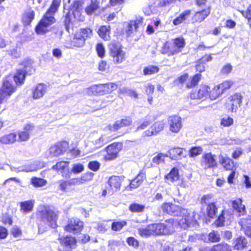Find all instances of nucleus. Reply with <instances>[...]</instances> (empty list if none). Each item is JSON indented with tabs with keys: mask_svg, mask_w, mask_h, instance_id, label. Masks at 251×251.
<instances>
[{
	"mask_svg": "<svg viewBox=\"0 0 251 251\" xmlns=\"http://www.w3.org/2000/svg\"><path fill=\"white\" fill-rule=\"evenodd\" d=\"M159 70L158 66L150 65L143 68V74L144 75H153L158 73Z\"/></svg>",
	"mask_w": 251,
	"mask_h": 251,
	"instance_id": "nucleus-48",
	"label": "nucleus"
},
{
	"mask_svg": "<svg viewBox=\"0 0 251 251\" xmlns=\"http://www.w3.org/2000/svg\"><path fill=\"white\" fill-rule=\"evenodd\" d=\"M84 166L81 163L74 164L72 166L71 171L74 174H79L84 171Z\"/></svg>",
	"mask_w": 251,
	"mask_h": 251,
	"instance_id": "nucleus-62",
	"label": "nucleus"
},
{
	"mask_svg": "<svg viewBox=\"0 0 251 251\" xmlns=\"http://www.w3.org/2000/svg\"><path fill=\"white\" fill-rule=\"evenodd\" d=\"M126 242L128 246H131L135 249H137L139 247V241L134 237H128L126 239Z\"/></svg>",
	"mask_w": 251,
	"mask_h": 251,
	"instance_id": "nucleus-60",
	"label": "nucleus"
},
{
	"mask_svg": "<svg viewBox=\"0 0 251 251\" xmlns=\"http://www.w3.org/2000/svg\"><path fill=\"white\" fill-rule=\"evenodd\" d=\"M23 66V71L26 72V74L31 75L34 71L32 66V62L29 59H25L20 63Z\"/></svg>",
	"mask_w": 251,
	"mask_h": 251,
	"instance_id": "nucleus-47",
	"label": "nucleus"
},
{
	"mask_svg": "<svg viewBox=\"0 0 251 251\" xmlns=\"http://www.w3.org/2000/svg\"><path fill=\"white\" fill-rule=\"evenodd\" d=\"M126 225L127 222L126 220H114L111 224V229L113 231H120Z\"/></svg>",
	"mask_w": 251,
	"mask_h": 251,
	"instance_id": "nucleus-49",
	"label": "nucleus"
},
{
	"mask_svg": "<svg viewBox=\"0 0 251 251\" xmlns=\"http://www.w3.org/2000/svg\"><path fill=\"white\" fill-rule=\"evenodd\" d=\"M191 11L190 10H186L181 13L173 21L174 25L176 26L186 20L191 15Z\"/></svg>",
	"mask_w": 251,
	"mask_h": 251,
	"instance_id": "nucleus-37",
	"label": "nucleus"
},
{
	"mask_svg": "<svg viewBox=\"0 0 251 251\" xmlns=\"http://www.w3.org/2000/svg\"><path fill=\"white\" fill-rule=\"evenodd\" d=\"M161 52L163 54H167L169 56L178 53L172 41L171 42L167 41L163 43L161 48Z\"/></svg>",
	"mask_w": 251,
	"mask_h": 251,
	"instance_id": "nucleus-26",
	"label": "nucleus"
},
{
	"mask_svg": "<svg viewBox=\"0 0 251 251\" xmlns=\"http://www.w3.org/2000/svg\"><path fill=\"white\" fill-rule=\"evenodd\" d=\"M60 0H52L51 3L35 27V31L38 35H44L50 31L49 27L56 23L54 14L60 5Z\"/></svg>",
	"mask_w": 251,
	"mask_h": 251,
	"instance_id": "nucleus-3",
	"label": "nucleus"
},
{
	"mask_svg": "<svg viewBox=\"0 0 251 251\" xmlns=\"http://www.w3.org/2000/svg\"><path fill=\"white\" fill-rule=\"evenodd\" d=\"M100 0H90V4L85 7V11L88 15H91L100 8Z\"/></svg>",
	"mask_w": 251,
	"mask_h": 251,
	"instance_id": "nucleus-40",
	"label": "nucleus"
},
{
	"mask_svg": "<svg viewBox=\"0 0 251 251\" xmlns=\"http://www.w3.org/2000/svg\"><path fill=\"white\" fill-rule=\"evenodd\" d=\"M225 222V211L222 210L220 215L218 217L217 219L215 221L214 224L217 227L223 226H224Z\"/></svg>",
	"mask_w": 251,
	"mask_h": 251,
	"instance_id": "nucleus-58",
	"label": "nucleus"
},
{
	"mask_svg": "<svg viewBox=\"0 0 251 251\" xmlns=\"http://www.w3.org/2000/svg\"><path fill=\"white\" fill-rule=\"evenodd\" d=\"M207 216L210 218H214L218 212V207L216 202L208 203L206 207Z\"/></svg>",
	"mask_w": 251,
	"mask_h": 251,
	"instance_id": "nucleus-46",
	"label": "nucleus"
},
{
	"mask_svg": "<svg viewBox=\"0 0 251 251\" xmlns=\"http://www.w3.org/2000/svg\"><path fill=\"white\" fill-rule=\"evenodd\" d=\"M109 54L112 58L113 63L120 64L125 61L126 58V53L123 50L122 45L117 42H112L109 45Z\"/></svg>",
	"mask_w": 251,
	"mask_h": 251,
	"instance_id": "nucleus-5",
	"label": "nucleus"
},
{
	"mask_svg": "<svg viewBox=\"0 0 251 251\" xmlns=\"http://www.w3.org/2000/svg\"><path fill=\"white\" fill-rule=\"evenodd\" d=\"M70 162L68 161H59L52 166V169L57 172H60L62 177H69L71 174L69 171Z\"/></svg>",
	"mask_w": 251,
	"mask_h": 251,
	"instance_id": "nucleus-17",
	"label": "nucleus"
},
{
	"mask_svg": "<svg viewBox=\"0 0 251 251\" xmlns=\"http://www.w3.org/2000/svg\"><path fill=\"white\" fill-rule=\"evenodd\" d=\"M94 174L92 172H88L80 176L79 177H75L76 184H80L92 180Z\"/></svg>",
	"mask_w": 251,
	"mask_h": 251,
	"instance_id": "nucleus-41",
	"label": "nucleus"
},
{
	"mask_svg": "<svg viewBox=\"0 0 251 251\" xmlns=\"http://www.w3.org/2000/svg\"><path fill=\"white\" fill-rule=\"evenodd\" d=\"M174 220L170 219L164 223H156L148 225L146 227L139 228L138 231L141 237H149L169 235L174 230Z\"/></svg>",
	"mask_w": 251,
	"mask_h": 251,
	"instance_id": "nucleus-2",
	"label": "nucleus"
},
{
	"mask_svg": "<svg viewBox=\"0 0 251 251\" xmlns=\"http://www.w3.org/2000/svg\"><path fill=\"white\" fill-rule=\"evenodd\" d=\"M180 175L178 168L173 167L170 171L164 176L165 182L168 183H173L179 180Z\"/></svg>",
	"mask_w": 251,
	"mask_h": 251,
	"instance_id": "nucleus-30",
	"label": "nucleus"
},
{
	"mask_svg": "<svg viewBox=\"0 0 251 251\" xmlns=\"http://www.w3.org/2000/svg\"><path fill=\"white\" fill-rule=\"evenodd\" d=\"M164 127L165 124L163 121H156L143 132L142 136L146 137L156 135L162 131Z\"/></svg>",
	"mask_w": 251,
	"mask_h": 251,
	"instance_id": "nucleus-13",
	"label": "nucleus"
},
{
	"mask_svg": "<svg viewBox=\"0 0 251 251\" xmlns=\"http://www.w3.org/2000/svg\"><path fill=\"white\" fill-rule=\"evenodd\" d=\"M17 90V86L13 83L9 75L5 76L1 81L0 87V98L5 101Z\"/></svg>",
	"mask_w": 251,
	"mask_h": 251,
	"instance_id": "nucleus-6",
	"label": "nucleus"
},
{
	"mask_svg": "<svg viewBox=\"0 0 251 251\" xmlns=\"http://www.w3.org/2000/svg\"><path fill=\"white\" fill-rule=\"evenodd\" d=\"M46 91V86L42 83L38 84L32 92V97L34 99H39L43 96Z\"/></svg>",
	"mask_w": 251,
	"mask_h": 251,
	"instance_id": "nucleus-38",
	"label": "nucleus"
},
{
	"mask_svg": "<svg viewBox=\"0 0 251 251\" xmlns=\"http://www.w3.org/2000/svg\"><path fill=\"white\" fill-rule=\"evenodd\" d=\"M212 197L213 195L211 194H207L205 195H203L201 199V204L202 205L207 203H210L209 202L211 201Z\"/></svg>",
	"mask_w": 251,
	"mask_h": 251,
	"instance_id": "nucleus-64",
	"label": "nucleus"
},
{
	"mask_svg": "<svg viewBox=\"0 0 251 251\" xmlns=\"http://www.w3.org/2000/svg\"><path fill=\"white\" fill-rule=\"evenodd\" d=\"M96 50L98 56L100 58H103L105 55V49L101 42L98 43L96 46Z\"/></svg>",
	"mask_w": 251,
	"mask_h": 251,
	"instance_id": "nucleus-55",
	"label": "nucleus"
},
{
	"mask_svg": "<svg viewBox=\"0 0 251 251\" xmlns=\"http://www.w3.org/2000/svg\"><path fill=\"white\" fill-rule=\"evenodd\" d=\"M99 36L104 41L110 39L111 26L109 25H103L100 26L97 31Z\"/></svg>",
	"mask_w": 251,
	"mask_h": 251,
	"instance_id": "nucleus-34",
	"label": "nucleus"
},
{
	"mask_svg": "<svg viewBox=\"0 0 251 251\" xmlns=\"http://www.w3.org/2000/svg\"><path fill=\"white\" fill-rule=\"evenodd\" d=\"M123 148L122 142H114L108 145L104 149L106 153L103 155V160L105 161H110L116 159Z\"/></svg>",
	"mask_w": 251,
	"mask_h": 251,
	"instance_id": "nucleus-7",
	"label": "nucleus"
},
{
	"mask_svg": "<svg viewBox=\"0 0 251 251\" xmlns=\"http://www.w3.org/2000/svg\"><path fill=\"white\" fill-rule=\"evenodd\" d=\"M180 212L182 215L180 216V218L178 221V225L184 229H186L190 227L193 222V218L190 213L184 209L182 208Z\"/></svg>",
	"mask_w": 251,
	"mask_h": 251,
	"instance_id": "nucleus-18",
	"label": "nucleus"
},
{
	"mask_svg": "<svg viewBox=\"0 0 251 251\" xmlns=\"http://www.w3.org/2000/svg\"><path fill=\"white\" fill-rule=\"evenodd\" d=\"M144 19L142 17L136 18L134 20H130L128 23L126 33L128 36H130L134 32L138 31L140 25L143 23Z\"/></svg>",
	"mask_w": 251,
	"mask_h": 251,
	"instance_id": "nucleus-22",
	"label": "nucleus"
},
{
	"mask_svg": "<svg viewBox=\"0 0 251 251\" xmlns=\"http://www.w3.org/2000/svg\"><path fill=\"white\" fill-rule=\"evenodd\" d=\"M145 209L146 206L145 204L135 202H131L128 206L129 210L132 213H143L145 211Z\"/></svg>",
	"mask_w": 251,
	"mask_h": 251,
	"instance_id": "nucleus-44",
	"label": "nucleus"
},
{
	"mask_svg": "<svg viewBox=\"0 0 251 251\" xmlns=\"http://www.w3.org/2000/svg\"><path fill=\"white\" fill-rule=\"evenodd\" d=\"M83 4V0H75L71 5L72 11H74L75 13H77L80 15L79 10L81 9Z\"/></svg>",
	"mask_w": 251,
	"mask_h": 251,
	"instance_id": "nucleus-52",
	"label": "nucleus"
},
{
	"mask_svg": "<svg viewBox=\"0 0 251 251\" xmlns=\"http://www.w3.org/2000/svg\"><path fill=\"white\" fill-rule=\"evenodd\" d=\"M161 208L164 213L170 215H176L182 209L179 206L172 202H164Z\"/></svg>",
	"mask_w": 251,
	"mask_h": 251,
	"instance_id": "nucleus-24",
	"label": "nucleus"
},
{
	"mask_svg": "<svg viewBox=\"0 0 251 251\" xmlns=\"http://www.w3.org/2000/svg\"><path fill=\"white\" fill-rule=\"evenodd\" d=\"M27 75L26 72L23 71V70L21 69H17L13 76V80L15 83V84L17 87L23 85L25 83Z\"/></svg>",
	"mask_w": 251,
	"mask_h": 251,
	"instance_id": "nucleus-31",
	"label": "nucleus"
},
{
	"mask_svg": "<svg viewBox=\"0 0 251 251\" xmlns=\"http://www.w3.org/2000/svg\"><path fill=\"white\" fill-rule=\"evenodd\" d=\"M233 84L231 80H224L215 85L213 87L206 84H201L197 91H192L190 93V98L192 100H214L219 98Z\"/></svg>",
	"mask_w": 251,
	"mask_h": 251,
	"instance_id": "nucleus-1",
	"label": "nucleus"
},
{
	"mask_svg": "<svg viewBox=\"0 0 251 251\" xmlns=\"http://www.w3.org/2000/svg\"><path fill=\"white\" fill-rule=\"evenodd\" d=\"M202 75L200 73H197L191 77L190 81L186 84V87L192 88L198 85L201 80Z\"/></svg>",
	"mask_w": 251,
	"mask_h": 251,
	"instance_id": "nucleus-50",
	"label": "nucleus"
},
{
	"mask_svg": "<svg viewBox=\"0 0 251 251\" xmlns=\"http://www.w3.org/2000/svg\"><path fill=\"white\" fill-rule=\"evenodd\" d=\"M118 85L115 82H108L99 84L91 87V91L94 95H104L110 94L116 90Z\"/></svg>",
	"mask_w": 251,
	"mask_h": 251,
	"instance_id": "nucleus-9",
	"label": "nucleus"
},
{
	"mask_svg": "<svg viewBox=\"0 0 251 251\" xmlns=\"http://www.w3.org/2000/svg\"><path fill=\"white\" fill-rule=\"evenodd\" d=\"M202 148L200 146L191 147L189 151V155L191 157H195L202 152Z\"/></svg>",
	"mask_w": 251,
	"mask_h": 251,
	"instance_id": "nucleus-54",
	"label": "nucleus"
},
{
	"mask_svg": "<svg viewBox=\"0 0 251 251\" xmlns=\"http://www.w3.org/2000/svg\"><path fill=\"white\" fill-rule=\"evenodd\" d=\"M123 178L119 176H110L107 183L109 185L108 192L111 195L119 190L122 186Z\"/></svg>",
	"mask_w": 251,
	"mask_h": 251,
	"instance_id": "nucleus-14",
	"label": "nucleus"
},
{
	"mask_svg": "<svg viewBox=\"0 0 251 251\" xmlns=\"http://www.w3.org/2000/svg\"><path fill=\"white\" fill-rule=\"evenodd\" d=\"M35 18V12L31 7L22 15V22L25 26L29 25Z\"/></svg>",
	"mask_w": 251,
	"mask_h": 251,
	"instance_id": "nucleus-32",
	"label": "nucleus"
},
{
	"mask_svg": "<svg viewBox=\"0 0 251 251\" xmlns=\"http://www.w3.org/2000/svg\"><path fill=\"white\" fill-rule=\"evenodd\" d=\"M209 251H232L230 245L225 242H221L212 246Z\"/></svg>",
	"mask_w": 251,
	"mask_h": 251,
	"instance_id": "nucleus-42",
	"label": "nucleus"
},
{
	"mask_svg": "<svg viewBox=\"0 0 251 251\" xmlns=\"http://www.w3.org/2000/svg\"><path fill=\"white\" fill-rule=\"evenodd\" d=\"M170 130L173 133H177L182 127L181 118L177 115H172L168 118Z\"/></svg>",
	"mask_w": 251,
	"mask_h": 251,
	"instance_id": "nucleus-19",
	"label": "nucleus"
},
{
	"mask_svg": "<svg viewBox=\"0 0 251 251\" xmlns=\"http://www.w3.org/2000/svg\"><path fill=\"white\" fill-rule=\"evenodd\" d=\"M172 41L174 43L175 48L177 50L178 53L181 52L185 46V40L182 36H178L175 38L172 39Z\"/></svg>",
	"mask_w": 251,
	"mask_h": 251,
	"instance_id": "nucleus-45",
	"label": "nucleus"
},
{
	"mask_svg": "<svg viewBox=\"0 0 251 251\" xmlns=\"http://www.w3.org/2000/svg\"><path fill=\"white\" fill-rule=\"evenodd\" d=\"M123 127L119 120L116 121L113 124H109L107 126V128L110 132H115L120 128Z\"/></svg>",
	"mask_w": 251,
	"mask_h": 251,
	"instance_id": "nucleus-61",
	"label": "nucleus"
},
{
	"mask_svg": "<svg viewBox=\"0 0 251 251\" xmlns=\"http://www.w3.org/2000/svg\"><path fill=\"white\" fill-rule=\"evenodd\" d=\"M210 6L195 12L191 18L192 23H200L203 21L210 14Z\"/></svg>",
	"mask_w": 251,
	"mask_h": 251,
	"instance_id": "nucleus-20",
	"label": "nucleus"
},
{
	"mask_svg": "<svg viewBox=\"0 0 251 251\" xmlns=\"http://www.w3.org/2000/svg\"><path fill=\"white\" fill-rule=\"evenodd\" d=\"M40 220L44 222H47L51 228H56L57 226L58 213L50 208L42 209L39 212Z\"/></svg>",
	"mask_w": 251,
	"mask_h": 251,
	"instance_id": "nucleus-8",
	"label": "nucleus"
},
{
	"mask_svg": "<svg viewBox=\"0 0 251 251\" xmlns=\"http://www.w3.org/2000/svg\"><path fill=\"white\" fill-rule=\"evenodd\" d=\"M35 131V126L34 124L31 123L26 124L24 126L23 130L19 131L17 134L18 136V141L20 142L27 141Z\"/></svg>",
	"mask_w": 251,
	"mask_h": 251,
	"instance_id": "nucleus-12",
	"label": "nucleus"
},
{
	"mask_svg": "<svg viewBox=\"0 0 251 251\" xmlns=\"http://www.w3.org/2000/svg\"><path fill=\"white\" fill-rule=\"evenodd\" d=\"M93 30L88 27L80 28L72 34V37L66 42V46L70 49L82 48L86 41L93 36Z\"/></svg>",
	"mask_w": 251,
	"mask_h": 251,
	"instance_id": "nucleus-4",
	"label": "nucleus"
},
{
	"mask_svg": "<svg viewBox=\"0 0 251 251\" xmlns=\"http://www.w3.org/2000/svg\"><path fill=\"white\" fill-rule=\"evenodd\" d=\"M83 222L76 217L69 219L67 224L64 226V229L67 232L74 234L80 233L83 228Z\"/></svg>",
	"mask_w": 251,
	"mask_h": 251,
	"instance_id": "nucleus-10",
	"label": "nucleus"
},
{
	"mask_svg": "<svg viewBox=\"0 0 251 251\" xmlns=\"http://www.w3.org/2000/svg\"><path fill=\"white\" fill-rule=\"evenodd\" d=\"M239 224L245 236L249 238H251V216L248 215L245 218H241L239 222Z\"/></svg>",
	"mask_w": 251,
	"mask_h": 251,
	"instance_id": "nucleus-21",
	"label": "nucleus"
},
{
	"mask_svg": "<svg viewBox=\"0 0 251 251\" xmlns=\"http://www.w3.org/2000/svg\"><path fill=\"white\" fill-rule=\"evenodd\" d=\"M17 134L16 132H11L0 137V143L3 144H10L17 141Z\"/></svg>",
	"mask_w": 251,
	"mask_h": 251,
	"instance_id": "nucleus-36",
	"label": "nucleus"
},
{
	"mask_svg": "<svg viewBox=\"0 0 251 251\" xmlns=\"http://www.w3.org/2000/svg\"><path fill=\"white\" fill-rule=\"evenodd\" d=\"M145 178V172L143 170L140 171L135 177L130 181L128 187L130 190L138 188L142 184Z\"/></svg>",
	"mask_w": 251,
	"mask_h": 251,
	"instance_id": "nucleus-28",
	"label": "nucleus"
},
{
	"mask_svg": "<svg viewBox=\"0 0 251 251\" xmlns=\"http://www.w3.org/2000/svg\"><path fill=\"white\" fill-rule=\"evenodd\" d=\"M230 102V108L229 110L231 112H236L239 107H240L243 100V96L241 93L236 92L228 98Z\"/></svg>",
	"mask_w": 251,
	"mask_h": 251,
	"instance_id": "nucleus-15",
	"label": "nucleus"
},
{
	"mask_svg": "<svg viewBox=\"0 0 251 251\" xmlns=\"http://www.w3.org/2000/svg\"><path fill=\"white\" fill-rule=\"evenodd\" d=\"M58 240L61 246L66 247L65 249L58 248V251H74L73 249L76 247L77 244V240L75 236L66 235L59 237Z\"/></svg>",
	"mask_w": 251,
	"mask_h": 251,
	"instance_id": "nucleus-11",
	"label": "nucleus"
},
{
	"mask_svg": "<svg viewBox=\"0 0 251 251\" xmlns=\"http://www.w3.org/2000/svg\"><path fill=\"white\" fill-rule=\"evenodd\" d=\"M168 156L166 154L158 153L155 156L152 158L153 163L158 165L161 162L164 161L165 158Z\"/></svg>",
	"mask_w": 251,
	"mask_h": 251,
	"instance_id": "nucleus-57",
	"label": "nucleus"
},
{
	"mask_svg": "<svg viewBox=\"0 0 251 251\" xmlns=\"http://www.w3.org/2000/svg\"><path fill=\"white\" fill-rule=\"evenodd\" d=\"M31 183L35 187H40L45 186L47 182L46 179L37 177H32L31 179Z\"/></svg>",
	"mask_w": 251,
	"mask_h": 251,
	"instance_id": "nucleus-51",
	"label": "nucleus"
},
{
	"mask_svg": "<svg viewBox=\"0 0 251 251\" xmlns=\"http://www.w3.org/2000/svg\"><path fill=\"white\" fill-rule=\"evenodd\" d=\"M233 119L229 116L223 117L221 119L220 125L224 127H229L233 124Z\"/></svg>",
	"mask_w": 251,
	"mask_h": 251,
	"instance_id": "nucleus-56",
	"label": "nucleus"
},
{
	"mask_svg": "<svg viewBox=\"0 0 251 251\" xmlns=\"http://www.w3.org/2000/svg\"><path fill=\"white\" fill-rule=\"evenodd\" d=\"M201 164L205 169L215 168L218 166L215 155L211 152L204 153L201 157Z\"/></svg>",
	"mask_w": 251,
	"mask_h": 251,
	"instance_id": "nucleus-16",
	"label": "nucleus"
},
{
	"mask_svg": "<svg viewBox=\"0 0 251 251\" xmlns=\"http://www.w3.org/2000/svg\"><path fill=\"white\" fill-rule=\"evenodd\" d=\"M119 121L122 127L130 126L132 123V120L129 116L125 117Z\"/></svg>",
	"mask_w": 251,
	"mask_h": 251,
	"instance_id": "nucleus-63",
	"label": "nucleus"
},
{
	"mask_svg": "<svg viewBox=\"0 0 251 251\" xmlns=\"http://www.w3.org/2000/svg\"><path fill=\"white\" fill-rule=\"evenodd\" d=\"M219 163L224 169L226 171L236 170V164L234 161L229 157L220 155Z\"/></svg>",
	"mask_w": 251,
	"mask_h": 251,
	"instance_id": "nucleus-23",
	"label": "nucleus"
},
{
	"mask_svg": "<svg viewBox=\"0 0 251 251\" xmlns=\"http://www.w3.org/2000/svg\"><path fill=\"white\" fill-rule=\"evenodd\" d=\"M75 181L74 178L69 180H60L58 182L59 188L62 192H66L70 186L76 185Z\"/></svg>",
	"mask_w": 251,
	"mask_h": 251,
	"instance_id": "nucleus-43",
	"label": "nucleus"
},
{
	"mask_svg": "<svg viewBox=\"0 0 251 251\" xmlns=\"http://www.w3.org/2000/svg\"><path fill=\"white\" fill-rule=\"evenodd\" d=\"M74 11H72V9L70 8L68 12L65 15L64 17V24L66 29L68 32H69L70 28V25L76 19Z\"/></svg>",
	"mask_w": 251,
	"mask_h": 251,
	"instance_id": "nucleus-35",
	"label": "nucleus"
},
{
	"mask_svg": "<svg viewBox=\"0 0 251 251\" xmlns=\"http://www.w3.org/2000/svg\"><path fill=\"white\" fill-rule=\"evenodd\" d=\"M208 239L210 242L216 243L221 240V237L218 231L212 230L209 233Z\"/></svg>",
	"mask_w": 251,
	"mask_h": 251,
	"instance_id": "nucleus-53",
	"label": "nucleus"
},
{
	"mask_svg": "<svg viewBox=\"0 0 251 251\" xmlns=\"http://www.w3.org/2000/svg\"><path fill=\"white\" fill-rule=\"evenodd\" d=\"M184 149L178 147H174L171 148L168 151L169 157L172 160H178L181 159L183 156Z\"/></svg>",
	"mask_w": 251,
	"mask_h": 251,
	"instance_id": "nucleus-33",
	"label": "nucleus"
},
{
	"mask_svg": "<svg viewBox=\"0 0 251 251\" xmlns=\"http://www.w3.org/2000/svg\"><path fill=\"white\" fill-rule=\"evenodd\" d=\"M100 163L96 160L90 161L87 165L89 169L94 172L98 171L100 169Z\"/></svg>",
	"mask_w": 251,
	"mask_h": 251,
	"instance_id": "nucleus-59",
	"label": "nucleus"
},
{
	"mask_svg": "<svg viewBox=\"0 0 251 251\" xmlns=\"http://www.w3.org/2000/svg\"><path fill=\"white\" fill-rule=\"evenodd\" d=\"M232 245L234 250L243 251L248 247V242L245 236L240 235L234 238Z\"/></svg>",
	"mask_w": 251,
	"mask_h": 251,
	"instance_id": "nucleus-27",
	"label": "nucleus"
},
{
	"mask_svg": "<svg viewBox=\"0 0 251 251\" xmlns=\"http://www.w3.org/2000/svg\"><path fill=\"white\" fill-rule=\"evenodd\" d=\"M34 201L28 200L20 202V210L24 213H27L32 211L34 206Z\"/></svg>",
	"mask_w": 251,
	"mask_h": 251,
	"instance_id": "nucleus-39",
	"label": "nucleus"
},
{
	"mask_svg": "<svg viewBox=\"0 0 251 251\" xmlns=\"http://www.w3.org/2000/svg\"><path fill=\"white\" fill-rule=\"evenodd\" d=\"M233 209L236 211L239 216H243L246 213L245 205L243 204L241 198H237L230 201Z\"/></svg>",
	"mask_w": 251,
	"mask_h": 251,
	"instance_id": "nucleus-29",
	"label": "nucleus"
},
{
	"mask_svg": "<svg viewBox=\"0 0 251 251\" xmlns=\"http://www.w3.org/2000/svg\"><path fill=\"white\" fill-rule=\"evenodd\" d=\"M69 142L65 141L58 142L51 147V151L55 156L63 154L69 148Z\"/></svg>",
	"mask_w": 251,
	"mask_h": 251,
	"instance_id": "nucleus-25",
	"label": "nucleus"
}]
</instances>
